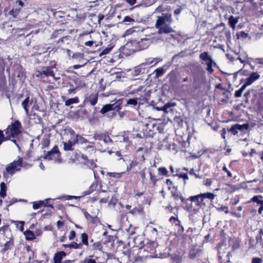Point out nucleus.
Here are the masks:
<instances>
[{
    "label": "nucleus",
    "instance_id": "f257e3e1",
    "mask_svg": "<svg viewBox=\"0 0 263 263\" xmlns=\"http://www.w3.org/2000/svg\"><path fill=\"white\" fill-rule=\"evenodd\" d=\"M172 22L171 14L167 13L162 16L158 17L155 25L156 28L158 30V33L161 34L174 32V30L170 26Z\"/></svg>",
    "mask_w": 263,
    "mask_h": 263
},
{
    "label": "nucleus",
    "instance_id": "f03ea898",
    "mask_svg": "<svg viewBox=\"0 0 263 263\" xmlns=\"http://www.w3.org/2000/svg\"><path fill=\"white\" fill-rule=\"evenodd\" d=\"M28 165H29L27 163L23 162V158H19L17 160H14L7 166L4 173V176L12 175L21 170L22 167L27 168Z\"/></svg>",
    "mask_w": 263,
    "mask_h": 263
},
{
    "label": "nucleus",
    "instance_id": "7ed1b4c3",
    "mask_svg": "<svg viewBox=\"0 0 263 263\" xmlns=\"http://www.w3.org/2000/svg\"><path fill=\"white\" fill-rule=\"evenodd\" d=\"M21 132V124L18 121H16L9 125L5 130L6 139L10 140L11 138H16Z\"/></svg>",
    "mask_w": 263,
    "mask_h": 263
},
{
    "label": "nucleus",
    "instance_id": "20e7f679",
    "mask_svg": "<svg viewBox=\"0 0 263 263\" xmlns=\"http://www.w3.org/2000/svg\"><path fill=\"white\" fill-rule=\"evenodd\" d=\"M143 86H140L137 89H133L131 92L133 95L138 94L137 99L139 104H143L147 102L150 96V91L146 89L143 90Z\"/></svg>",
    "mask_w": 263,
    "mask_h": 263
},
{
    "label": "nucleus",
    "instance_id": "39448f33",
    "mask_svg": "<svg viewBox=\"0 0 263 263\" xmlns=\"http://www.w3.org/2000/svg\"><path fill=\"white\" fill-rule=\"evenodd\" d=\"M44 158L49 160H52L55 162L60 163L61 159L58 146L55 145L51 151L44 155Z\"/></svg>",
    "mask_w": 263,
    "mask_h": 263
},
{
    "label": "nucleus",
    "instance_id": "423d86ee",
    "mask_svg": "<svg viewBox=\"0 0 263 263\" xmlns=\"http://www.w3.org/2000/svg\"><path fill=\"white\" fill-rule=\"evenodd\" d=\"M189 200L191 202L195 203L196 209H194L195 212L198 211L202 206L205 205V203L204 202L205 199L202 193L195 196H191L189 198Z\"/></svg>",
    "mask_w": 263,
    "mask_h": 263
},
{
    "label": "nucleus",
    "instance_id": "0eeeda50",
    "mask_svg": "<svg viewBox=\"0 0 263 263\" xmlns=\"http://www.w3.org/2000/svg\"><path fill=\"white\" fill-rule=\"evenodd\" d=\"M122 104V101L121 100H118L117 101H116L115 103L111 104H106L102 108V109L100 110V112L102 114H104L107 111H110V110H116L118 111L119 109H120L121 105Z\"/></svg>",
    "mask_w": 263,
    "mask_h": 263
},
{
    "label": "nucleus",
    "instance_id": "6e6552de",
    "mask_svg": "<svg viewBox=\"0 0 263 263\" xmlns=\"http://www.w3.org/2000/svg\"><path fill=\"white\" fill-rule=\"evenodd\" d=\"M133 44H137L140 50L144 49L148 47L152 42L150 39L142 38L140 39H136L132 41Z\"/></svg>",
    "mask_w": 263,
    "mask_h": 263
},
{
    "label": "nucleus",
    "instance_id": "1a4fd4ad",
    "mask_svg": "<svg viewBox=\"0 0 263 263\" xmlns=\"http://www.w3.org/2000/svg\"><path fill=\"white\" fill-rule=\"evenodd\" d=\"M70 139L67 142H64V148L65 151H70L72 146L77 143L74 132L73 130L69 131Z\"/></svg>",
    "mask_w": 263,
    "mask_h": 263
},
{
    "label": "nucleus",
    "instance_id": "9d476101",
    "mask_svg": "<svg viewBox=\"0 0 263 263\" xmlns=\"http://www.w3.org/2000/svg\"><path fill=\"white\" fill-rule=\"evenodd\" d=\"M248 127L249 125L248 124H243L242 125L236 124L231 126L230 131L234 135L237 134L239 131L245 133L248 131Z\"/></svg>",
    "mask_w": 263,
    "mask_h": 263
},
{
    "label": "nucleus",
    "instance_id": "9b49d317",
    "mask_svg": "<svg viewBox=\"0 0 263 263\" xmlns=\"http://www.w3.org/2000/svg\"><path fill=\"white\" fill-rule=\"evenodd\" d=\"M53 67L55 66H48L44 67L41 71H38L36 73V76L37 77H41L42 74L45 76H51L54 78L55 80H58L59 78H54V74L52 70Z\"/></svg>",
    "mask_w": 263,
    "mask_h": 263
},
{
    "label": "nucleus",
    "instance_id": "f8f14e48",
    "mask_svg": "<svg viewBox=\"0 0 263 263\" xmlns=\"http://www.w3.org/2000/svg\"><path fill=\"white\" fill-rule=\"evenodd\" d=\"M158 60L155 59L151 60H147L146 62L142 63L139 67H137L136 68V71L141 73H144L145 70L144 68H143V66L145 65L154 66L158 63Z\"/></svg>",
    "mask_w": 263,
    "mask_h": 263
},
{
    "label": "nucleus",
    "instance_id": "ddd939ff",
    "mask_svg": "<svg viewBox=\"0 0 263 263\" xmlns=\"http://www.w3.org/2000/svg\"><path fill=\"white\" fill-rule=\"evenodd\" d=\"M157 246L156 242L152 241L148 242L145 244L143 247L144 251H146L150 253H153L155 251V248Z\"/></svg>",
    "mask_w": 263,
    "mask_h": 263
},
{
    "label": "nucleus",
    "instance_id": "4468645a",
    "mask_svg": "<svg viewBox=\"0 0 263 263\" xmlns=\"http://www.w3.org/2000/svg\"><path fill=\"white\" fill-rule=\"evenodd\" d=\"M259 78L260 75L257 72H254L251 73L249 77L246 79V82L247 83V85H251Z\"/></svg>",
    "mask_w": 263,
    "mask_h": 263
},
{
    "label": "nucleus",
    "instance_id": "2eb2a0df",
    "mask_svg": "<svg viewBox=\"0 0 263 263\" xmlns=\"http://www.w3.org/2000/svg\"><path fill=\"white\" fill-rule=\"evenodd\" d=\"M16 4H18V7L13 8V9L10 11L11 14L13 17H16L20 13L21 8L23 6V3L21 1H17L16 2Z\"/></svg>",
    "mask_w": 263,
    "mask_h": 263
},
{
    "label": "nucleus",
    "instance_id": "dca6fc26",
    "mask_svg": "<svg viewBox=\"0 0 263 263\" xmlns=\"http://www.w3.org/2000/svg\"><path fill=\"white\" fill-rule=\"evenodd\" d=\"M32 104V101L29 99V97L26 98L22 102V105L25 110L26 115H28L29 107Z\"/></svg>",
    "mask_w": 263,
    "mask_h": 263
},
{
    "label": "nucleus",
    "instance_id": "f3484780",
    "mask_svg": "<svg viewBox=\"0 0 263 263\" xmlns=\"http://www.w3.org/2000/svg\"><path fill=\"white\" fill-rule=\"evenodd\" d=\"M66 253L64 251L58 252L54 256V263H61L63 257L65 256Z\"/></svg>",
    "mask_w": 263,
    "mask_h": 263
},
{
    "label": "nucleus",
    "instance_id": "a211bd4d",
    "mask_svg": "<svg viewBox=\"0 0 263 263\" xmlns=\"http://www.w3.org/2000/svg\"><path fill=\"white\" fill-rule=\"evenodd\" d=\"M50 199H46L44 201H39L37 202H35L33 204V208L34 210H36L41 208L43 205H48L50 206V205L48 204V200H50Z\"/></svg>",
    "mask_w": 263,
    "mask_h": 263
},
{
    "label": "nucleus",
    "instance_id": "6ab92c4d",
    "mask_svg": "<svg viewBox=\"0 0 263 263\" xmlns=\"http://www.w3.org/2000/svg\"><path fill=\"white\" fill-rule=\"evenodd\" d=\"M88 101L91 105H96L98 101V94L96 93L91 94L88 98Z\"/></svg>",
    "mask_w": 263,
    "mask_h": 263
},
{
    "label": "nucleus",
    "instance_id": "aec40b11",
    "mask_svg": "<svg viewBox=\"0 0 263 263\" xmlns=\"http://www.w3.org/2000/svg\"><path fill=\"white\" fill-rule=\"evenodd\" d=\"M24 234L27 240H32L35 238V235L30 230H26L24 232Z\"/></svg>",
    "mask_w": 263,
    "mask_h": 263
},
{
    "label": "nucleus",
    "instance_id": "412c9836",
    "mask_svg": "<svg viewBox=\"0 0 263 263\" xmlns=\"http://www.w3.org/2000/svg\"><path fill=\"white\" fill-rule=\"evenodd\" d=\"M239 17H234L233 16H231L229 18V24L233 29H235V25L238 22Z\"/></svg>",
    "mask_w": 263,
    "mask_h": 263
},
{
    "label": "nucleus",
    "instance_id": "4be33fe9",
    "mask_svg": "<svg viewBox=\"0 0 263 263\" xmlns=\"http://www.w3.org/2000/svg\"><path fill=\"white\" fill-rule=\"evenodd\" d=\"M262 196L261 195L255 196L251 199L248 202L250 203L251 202H256L258 204H261L263 203Z\"/></svg>",
    "mask_w": 263,
    "mask_h": 263
},
{
    "label": "nucleus",
    "instance_id": "5701e85b",
    "mask_svg": "<svg viewBox=\"0 0 263 263\" xmlns=\"http://www.w3.org/2000/svg\"><path fill=\"white\" fill-rule=\"evenodd\" d=\"M62 246L65 248H69L74 249H78L81 248V243H77L75 242H71L70 244H63Z\"/></svg>",
    "mask_w": 263,
    "mask_h": 263
},
{
    "label": "nucleus",
    "instance_id": "b1692460",
    "mask_svg": "<svg viewBox=\"0 0 263 263\" xmlns=\"http://www.w3.org/2000/svg\"><path fill=\"white\" fill-rule=\"evenodd\" d=\"M200 59L205 62H209L212 60L211 57L209 54L208 52H204L200 55Z\"/></svg>",
    "mask_w": 263,
    "mask_h": 263
},
{
    "label": "nucleus",
    "instance_id": "393cba45",
    "mask_svg": "<svg viewBox=\"0 0 263 263\" xmlns=\"http://www.w3.org/2000/svg\"><path fill=\"white\" fill-rule=\"evenodd\" d=\"M79 103V99L77 97L69 99L65 101V105L69 106L72 104H77Z\"/></svg>",
    "mask_w": 263,
    "mask_h": 263
},
{
    "label": "nucleus",
    "instance_id": "a878e982",
    "mask_svg": "<svg viewBox=\"0 0 263 263\" xmlns=\"http://www.w3.org/2000/svg\"><path fill=\"white\" fill-rule=\"evenodd\" d=\"M202 194L203 195L205 200L206 199H208L210 200L211 201H212L215 198V195H214V194H213L212 193L206 192V193H202Z\"/></svg>",
    "mask_w": 263,
    "mask_h": 263
},
{
    "label": "nucleus",
    "instance_id": "bb28decb",
    "mask_svg": "<svg viewBox=\"0 0 263 263\" xmlns=\"http://www.w3.org/2000/svg\"><path fill=\"white\" fill-rule=\"evenodd\" d=\"M81 239H82V242L81 246L82 245H84L86 246L88 245V235L86 233H84L82 234L81 235Z\"/></svg>",
    "mask_w": 263,
    "mask_h": 263
},
{
    "label": "nucleus",
    "instance_id": "cd10ccee",
    "mask_svg": "<svg viewBox=\"0 0 263 263\" xmlns=\"http://www.w3.org/2000/svg\"><path fill=\"white\" fill-rule=\"evenodd\" d=\"M6 185L4 182H2L1 183L0 196L4 197L6 196Z\"/></svg>",
    "mask_w": 263,
    "mask_h": 263
},
{
    "label": "nucleus",
    "instance_id": "c85d7f7f",
    "mask_svg": "<svg viewBox=\"0 0 263 263\" xmlns=\"http://www.w3.org/2000/svg\"><path fill=\"white\" fill-rule=\"evenodd\" d=\"M124 174V172H120V173H111V172H108L107 173V175L113 178H120L122 176V175Z\"/></svg>",
    "mask_w": 263,
    "mask_h": 263
},
{
    "label": "nucleus",
    "instance_id": "c756f323",
    "mask_svg": "<svg viewBox=\"0 0 263 263\" xmlns=\"http://www.w3.org/2000/svg\"><path fill=\"white\" fill-rule=\"evenodd\" d=\"M84 54L83 53L80 52H76L73 53L72 56V58L73 59L77 60L78 61H80L83 59Z\"/></svg>",
    "mask_w": 263,
    "mask_h": 263
},
{
    "label": "nucleus",
    "instance_id": "7c9ffc66",
    "mask_svg": "<svg viewBox=\"0 0 263 263\" xmlns=\"http://www.w3.org/2000/svg\"><path fill=\"white\" fill-rule=\"evenodd\" d=\"M215 65V62L212 60L210 61H209L206 63L207 65V70L210 72L212 73L213 72L212 66Z\"/></svg>",
    "mask_w": 263,
    "mask_h": 263
},
{
    "label": "nucleus",
    "instance_id": "2f4dec72",
    "mask_svg": "<svg viewBox=\"0 0 263 263\" xmlns=\"http://www.w3.org/2000/svg\"><path fill=\"white\" fill-rule=\"evenodd\" d=\"M15 226L17 229H18L21 231H23L24 230V222L23 221H18L14 222Z\"/></svg>",
    "mask_w": 263,
    "mask_h": 263
},
{
    "label": "nucleus",
    "instance_id": "473e14b6",
    "mask_svg": "<svg viewBox=\"0 0 263 263\" xmlns=\"http://www.w3.org/2000/svg\"><path fill=\"white\" fill-rule=\"evenodd\" d=\"M85 163L90 168H94L97 166L95 161L93 160H88L87 161H85Z\"/></svg>",
    "mask_w": 263,
    "mask_h": 263
},
{
    "label": "nucleus",
    "instance_id": "72a5a7b5",
    "mask_svg": "<svg viewBox=\"0 0 263 263\" xmlns=\"http://www.w3.org/2000/svg\"><path fill=\"white\" fill-rule=\"evenodd\" d=\"M138 103V100L137 99V97L136 98L130 99L127 101V105H132L134 106H136L137 105Z\"/></svg>",
    "mask_w": 263,
    "mask_h": 263
},
{
    "label": "nucleus",
    "instance_id": "f704fd0d",
    "mask_svg": "<svg viewBox=\"0 0 263 263\" xmlns=\"http://www.w3.org/2000/svg\"><path fill=\"white\" fill-rule=\"evenodd\" d=\"M75 137L76 138L77 142H79L81 144L87 142V141L82 136L75 135Z\"/></svg>",
    "mask_w": 263,
    "mask_h": 263
},
{
    "label": "nucleus",
    "instance_id": "c9c22d12",
    "mask_svg": "<svg viewBox=\"0 0 263 263\" xmlns=\"http://www.w3.org/2000/svg\"><path fill=\"white\" fill-rule=\"evenodd\" d=\"M157 77H159L164 73V70L162 68H157L155 71Z\"/></svg>",
    "mask_w": 263,
    "mask_h": 263
},
{
    "label": "nucleus",
    "instance_id": "e433bc0d",
    "mask_svg": "<svg viewBox=\"0 0 263 263\" xmlns=\"http://www.w3.org/2000/svg\"><path fill=\"white\" fill-rule=\"evenodd\" d=\"M213 183V180L212 179L207 178L203 180V184L204 185L206 186H210Z\"/></svg>",
    "mask_w": 263,
    "mask_h": 263
},
{
    "label": "nucleus",
    "instance_id": "4c0bfd02",
    "mask_svg": "<svg viewBox=\"0 0 263 263\" xmlns=\"http://www.w3.org/2000/svg\"><path fill=\"white\" fill-rule=\"evenodd\" d=\"M111 49H112L111 47H108L105 48L100 53V56H102L103 55H105V54L108 53L111 51Z\"/></svg>",
    "mask_w": 263,
    "mask_h": 263
},
{
    "label": "nucleus",
    "instance_id": "58836bf2",
    "mask_svg": "<svg viewBox=\"0 0 263 263\" xmlns=\"http://www.w3.org/2000/svg\"><path fill=\"white\" fill-rule=\"evenodd\" d=\"M104 135L103 134H95L93 138L96 140H103Z\"/></svg>",
    "mask_w": 263,
    "mask_h": 263
},
{
    "label": "nucleus",
    "instance_id": "ea45409f",
    "mask_svg": "<svg viewBox=\"0 0 263 263\" xmlns=\"http://www.w3.org/2000/svg\"><path fill=\"white\" fill-rule=\"evenodd\" d=\"M82 263H97L96 261L91 258H85Z\"/></svg>",
    "mask_w": 263,
    "mask_h": 263
},
{
    "label": "nucleus",
    "instance_id": "a19ab883",
    "mask_svg": "<svg viewBox=\"0 0 263 263\" xmlns=\"http://www.w3.org/2000/svg\"><path fill=\"white\" fill-rule=\"evenodd\" d=\"M158 171L163 175H166L168 173L167 170L165 167H159Z\"/></svg>",
    "mask_w": 263,
    "mask_h": 263
},
{
    "label": "nucleus",
    "instance_id": "79ce46f5",
    "mask_svg": "<svg viewBox=\"0 0 263 263\" xmlns=\"http://www.w3.org/2000/svg\"><path fill=\"white\" fill-rule=\"evenodd\" d=\"M176 106V103L175 102H168L164 105V109L166 108H169L171 107H174Z\"/></svg>",
    "mask_w": 263,
    "mask_h": 263
},
{
    "label": "nucleus",
    "instance_id": "37998d69",
    "mask_svg": "<svg viewBox=\"0 0 263 263\" xmlns=\"http://www.w3.org/2000/svg\"><path fill=\"white\" fill-rule=\"evenodd\" d=\"M102 141H103L105 143L111 142V140L110 139V138L108 136H106L105 135H104Z\"/></svg>",
    "mask_w": 263,
    "mask_h": 263
},
{
    "label": "nucleus",
    "instance_id": "c03bdc74",
    "mask_svg": "<svg viewBox=\"0 0 263 263\" xmlns=\"http://www.w3.org/2000/svg\"><path fill=\"white\" fill-rule=\"evenodd\" d=\"M123 22H128V23H130V22H134L135 21L134 19H133L132 18H131L130 17L128 16H125L124 18V20H123Z\"/></svg>",
    "mask_w": 263,
    "mask_h": 263
},
{
    "label": "nucleus",
    "instance_id": "a18cd8bd",
    "mask_svg": "<svg viewBox=\"0 0 263 263\" xmlns=\"http://www.w3.org/2000/svg\"><path fill=\"white\" fill-rule=\"evenodd\" d=\"M76 236V233L74 231H71L69 233L68 238L69 240H73Z\"/></svg>",
    "mask_w": 263,
    "mask_h": 263
},
{
    "label": "nucleus",
    "instance_id": "49530a36",
    "mask_svg": "<svg viewBox=\"0 0 263 263\" xmlns=\"http://www.w3.org/2000/svg\"><path fill=\"white\" fill-rule=\"evenodd\" d=\"M6 137H4L3 133L2 130H0V145L3 142V141L6 140Z\"/></svg>",
    "mask_w": 263,
    "mask_h": 263
},
{
    "label": "nucleus",
    "instance_id": "de8ad7c7",
    "mask_svg": "<svg viewBox=\"0 0 263 263\" xmlns=\"http://www.w3.org/2000/svg\"><path fill=\"white\" fill-rule=\"evenodd\" d=\"M85 217L89 220H91L92 222H94L95 218H92L88 213H85Z\"/></svg>",
    "mask_w": 263,
    "mask_h": 263
},
{
    "label": "nucleus",
    "instance_id": "09e8293b",
    "mask_svg": "<svg viewBox=\"0 0 263 263\" xmlns=\"http://www.w3.org/2000/svg\"><path fill=\"white\" fill-rule=\"evenodd\" d=\"M262 260L258 257L253 258L252 263H261Z\"/></svg>",
    "mask_w": 263,
    "mask_h": 263
},
{
    "label": "nucleus",
    "instance_id": "8fccbe9b",
    "mask_svg": "<svg viewBox=\"0 0 263 263\" xmlns=\"http://www.w3.org/2000/svg\"><path fill=\"white\" fill-rule=\"evenodd\" d=\"M218 209H219V211H224L225 212V213H226V214L229 213V210H228V207H227V206H222V207L219 208Z\"/></svg>",
    "mask_w": 263,
    "mask_h": 263
},
{
    "label": "nucleus",
    "instance_id": "3c124183",
    "mask_svg": "<svg viewBox=\"0 0 263 263\" xmlns=\"http://www.w3.org/2000/svg\"><path fill=\"white\" fill-rule=\"evenodd\" d=\"M190 174H191V175H193L195 176V177L196 178H200L201 177L199 176V175L197 174H196L195 172V171L194 170V169H192L190 172Z\"/></svg>",
    "mask_w": 263,
    "mask_h": 263
},
{
    "label": "nucleus",
    "instance_id": "603ef678",
    "mask_svg": "<svg viewBox=\"0 0 263 263\" xmlns=\"http://www.w3.org/2000/svg\"><path fill=\"white\" fill-rule=\"evenodd\" d=\"M242 92L240 89H238L235 91V96L236 97H240L241 96Z\"/></svg>",
    "mask_w": 263,
    "mask_h": 263
},
{
    "label": "nucleus",
    "instance_id": "864d4df0",
    "mask_svg": "<svg viewBox=\"0 0 263 263\" xmlns=\"http://www.w3.org/2000/svg\"><path fill=\"white\" fill-rule=\"evenodd\" d=\"M82 197V196H68L66 198V199L70 200L71 199H78Z\"/></svg>",
    "mask_w": 263,
    "mask_h": 263
},
{
    "label": "nucleus",
    "instance_id": "5fc2aeb1",
    "mask_svg": "<svg viewBox=\"0 0 263 263\" xmlns=\"http://www.w3.org/2000/svg\"><path fill=\"white\" fill-rule=\"evenodd\" d=\"M149 175L151 180L153 182V184H155L156 182V179L155 178V177L152 175L151 172H149Z\"/></svg>",
    "mask_w": 263,
    "mask_h": 263
},
{
    "label": "nucleus",
    "instance_id": "6e6d98bb",
    "mask_svg": "<svg viewBox=\"0 0 263 263\" xmlns=\"http://www.w3.org/2000/svg\"><path fill=\"white\" fill-rule=\"evenodd\" d=\"M108 197H104V198H101V199L100 200V203H106V202L108 201Z\"/></svg>",
    "mask_w": 263,
    "mask_h": 263
},
{
    "label": "nucleus",
    "instance_id": "4d7b16f0",
    "mask_svg": "<svg viewBox=\"0 0 263 263\" xmlns=\"http://www.w3.org/2000/svg\"><path fill=\"white\" fill-rule=\"evenodd\" d=\"M140 174L142 177V180H144L145 179V173L144 170H142L140 172Z\"/></svg>",
    "mask_w": 263,
    "mask_h": 263
},
{
    "label": "nucleus",
    "instance_id": "13d9d810",
    "mask_svg": "<svg viewBox=\"0 0 263 263\" xmlns=\"http://www.w3.org/2000/svg\"><path fill=\"white\" fill-rule=\"evenodd\" d=\"M223 170L227 173L228 176L232 177V174L229 171H228V170L226 166L223 167Z\"/></svg>",
    "mask_w": 263,
    "mask_h": 263
},
{
    "label": "nucleus",
    "instance_id": "bf43d9fd",
    "mask_svg": "<svg viewBox=\"0 0 263 263\" xmlns=\"http://www.w3.org/2000/svg\"><path fill=\"white\" fill-rule=\"evenodd\" d=\"M125 1L129 5H133L136 3L137 0H125Z\"/></svg>",
    "mask_w": 263,
    "mask_h": 263
},
{
    "label": "nucleus",
    "instance_id": "052dcab7",
    "mask_svg": "<svg viewBox=\"0 0 263 263\" xmlns=\"http://www.w3.org/2000/svg\"><path fill=\"white\" fill-rule=\"evenodd\" d=\"M248 86H249V85H247V83L245 82V83L241 86V87L239 89L242 92H243L245 89H246V88Z\"/></svg>",
    "mask_w": 263,
    "mask_h": 263
},
{
    "label": "nucleus",
    "instance_id": "680f3d73",
    "mask_svg": "<svg viewBox=\"0 0 263 263\" xmlns=\"http://www.w3.org/2000/svg\"><path fill=\"white\" fill-rule=\"evenodd\" d=\"M263 213V203L260 204V206L258 209V213L259 214H262Z\"/></svg>",
    "mask_w": 263,
    "mask_h": 263
},
{
    "label": "nucleus",
    "instance_id": "e2e57ef3",
    "mask_svg": "<svg viewBox=\"0 0 263 263\" xmlns=\"http://www.w3.org/2000/svg\"><path fill=\"white\" fill-rule=\"evenodd\" d=\"M180 177L183 178L184 180L188 179V176L186 174H183L180 175Z\"/></svg>",
    "mask_w": 263,
    "mask_h": 263
},
{
    "label": "nucleus",
    "instance_id": "0e129e2a",
    "mask_svg": "<svg viewBox=\"0 0 263 263\" xmlns=\"http://www.w3.org/2000/svg\"><path fill=\"white\" fill-rule=\"evenodd\" d=\"M226 133H227L226 130L224 128H223L222 129V132L221 133V136H222L223 139H225Z\"/></svg>",
    "mask_w": 263,
    "mask_h": 263
},
{
    "label": "nucleus",
    "instance_id": "69168bd1",
    "mask_svg": "<svg viewBox=\"0 0 263 263\" xmlns=\"http://www.w3.org/2000/svg\"><path fill=\"white\" fill-rule=\"evenodd\" d=\"M63 224H64L63 222L61 221H58L57 223V227L59 228H60L61 227H62L63 226Z\"/></svg>",
    "mask_w": 263,
    "mask_h": 263
},
{
    "label": "nucleus",
    "instance_id": "338daca9",
    "mask_svg": "<svg viewBox=\"0 0 263 263\" xmlns=\"http://www.w3.org/2000/svg\"><path fill=\"white\" fill-rule=\"evenodd\" d=\"M231 214V215H232L237 218H240L241 217V215L240 213L232 212Z\"/></svg>",
    "mask_w": 263,
    "mask_h": 263
},
{
    "label": "nucleus",
    "instance_id": "774afa93",
    "mask_svg": "<svg viewBox=\"0 0 263 263\" xmlns=\"http://www.w3.org/2000/svg\"><path fill=\"white\" fill-rule=\"evenodd\" d=\"M93 44V41H88L85 43V45L87 46H91Z\"/></svg>",
    "mask_w": 263,
    "mask_h": 263
}]
</instances>
